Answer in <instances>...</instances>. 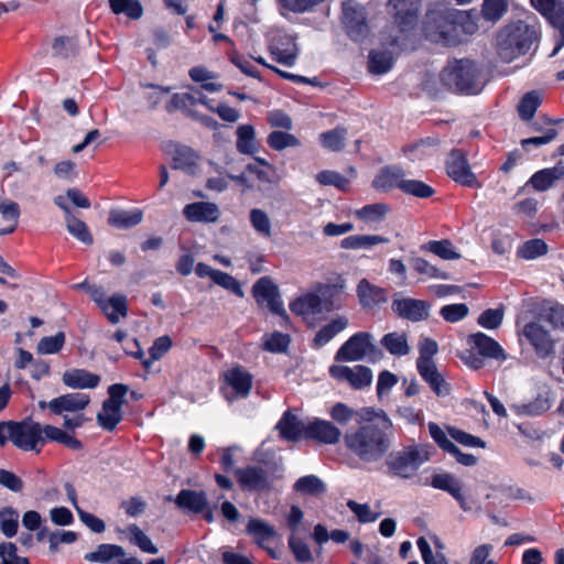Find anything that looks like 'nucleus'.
<instances>
[{
    "mask_svg": "<svg viewBox=\"0 0 564 564\" xmlns=\"http://www.w3.org/2000/svg\"><path fill=\"white\" fill-rule=\"evenodd\" d=\"M329 286H325L321 289L322 295H318L316 293L310 292L306 293L296 300H294L292 303H290V310L292 313L300 315L303 317L305 322L308 323V319L317 314L322 313L323 311L329 312L333 310V304L326 300L327 291H329Z\"/></svg>",
    "mask_w": 564,
    "mask_h": 564,
    "instance_id": "obj_11",
    "label": "nucleus"
},
{
    "mask_svg": "<svg viewBox=\"0 0 564 564\" xmlns=\"http://www.w3.org/2000/svg\"><path fill=\"white\" fill-rule=\"evenodd\" d=\"M296 492L318 497L326 490L325 484L314 475L301 477L293 486Z\"/></svg>",
    "mask_w": 564,
    "mask_h": 564,
    "instance_id": "obj_47",
    "label": "nucleus"
},
{
    "mask_svg": "<svg viewBox=\"0 0 564 564\" xmlns=\"http://www.w3.org/2000/svg\"><path fill=\"white\" fill-rule=\"evenodd\" d=\"M425 251L438 257L442 260H457L462 257L453 246L452 241L447 239L431 240L426 242Z\"/></svg>",
    "mask_w": 564,
    "mask_h": 564,
    "instance_id": "obj_44",
    "label": "nucleus"
},
{
    "mask_svg": "<svg viewBox=\"0 0 564 564\" xmlns=\"http://www.w3.org/2000/svg\"><path fill=\"white\" fill-rule=\"evenodd\" d=\"M10 441L20 449L40 453L45 444L42 425L31 420L13 423Z\"/></svg>",
    "mask_w": 564,
    "mask_h": 564,
    "instance_id": "obj_8",
    "label": "nucleus"
},
{
    "mask_svg": "<svg viewBox=\"0 0 564 564\" xmlns=\"http://www.w3.org/2000/svg\"><path fill=\"white\" fill-rule=\"evenodd\" d=\"M391 310L400 318L417 322L423 316V301L403 297L397 293L393 296Z\"/></svg>",
    "mask_w": 564,
    "mask_h": 564,
    "instance_id": "obj_26",
    "label": "nucleus"
},
{
    "mask_svg": "<svg viewBox=\"0 0 564 564\" xmlns=\"http://www.w3.org/2000/svg\"><path fill=\"white\" fill-rule=\"evenodd\" d=\"M539 25L525 21H516L505 25L497 34V53L499 57L510 63L525 55L532 45L539 41Z\"/></svg>",
    "mask_w": 564,
    "mask_h": 564,
    "instance_id": "obj_2",
    "label": "nucleus"
},
{
    "mask_svg": "<svg viewBox=\"0 0 564 564\" xmlns=\"http://www.w3.org/2000/svg\"><path fill=\"white\" fill-rule=\"evenodd\" d=\"M541 14L560 32V40L551 54V56H555L564 46V1L558 0Z\"/></svg>",
    "mask_w": 564,
    "mask_h": 564,
    "instance_id": "obj_33",
    "label": "nucleus"
},
{
    "mask_svg": "<svg viewBox=\"0 0 564 564\" xmlns=\"http://www.w3.org/2000/svg\"><path fill=\"white\" fill-rule=\"evenodd\" d=\"M457 10L444 9L430 11L425 14V39L446 46L458 44V32L462 31L456 23Z\"/></svg>",
    "mask_w": 564,
    "mask_h": 564,
    "instance_id": "obj_4",
    "label": "nucleus"
},
{
    "mask_svg": "<svg viewBox=\"0 0 564 564\" xmlns=\"http://www.w3.org/2000/svg\"><path fill=\"white\" fill-rule=\"evenodd\" d=\"M420 466V453L413 447L404 448L391 455L389 467L400 477H411Z\"/></svg>",
    "mask_w": 564,
    "mask_h": 564,
    "instance_id": "obj_20",
    "label": "nucleus"
},
{
    "mask_svg": "<svg viewBox=\"0 0 564 564\" xmlns=\"http://www.w3.org/2000/svg\"><path fill=\"white\" fill-rule=\"evenodd\" d=\"M547 252V245L544 240L535 238L524 242L518 250L520 258L531 260L541 257Z\"/></svg>",
    "mask_w": 564,
    "mask_h": 564,
    "instance_id": "obj_59",
    "label": "nucleus"
},
{
    "mask_svg": "<svg viewBox=\"0 0 564 564\" xmlns=\"http://www.w3.org/2000/svg\"><path fill=\"white\" fill-rule=\"evenodd\" d=\"M343 24L354 41H361L368 34L365 8L349 0L343 4Z\"/></svg>",
    "mask_w": 564,
    "mask_h": 564,
    "instance_id": "obj_12",
    "label": "nucleus"
},
{
    "mask_svg": "<svg viewBox=\"0 0 564 564\" xmlns=\"http://www.w3.org/2000/svg\"><path fill=\"white\" fill-rule=\"evenodd\" d=\"M308 421L303 422L296 415L286 411L276 424L280 436L290 442L306 440V430Z\"/></svg>",
    "mask_w": 564,
    "mask_h": 564,
    "instance_id": "obj_24",
    "label": "nucleus"
},
{
    "mask_svg": "<svg viewBox=\"0 0 564 564\" xmlns=\"http://www.w3.org/2000/svg\"><path fill=\"white\" fill-rule=\"evenodd\" d=\"M128 387L122 383H115L108 388V399L102 403L100 412L97 414L98 424L107 431H113L122 419L121 406L124 403V397Z\"/></svg>",
    "mask_w": 564,
    "mask_h": 564,
    "instance_id": "obj_7",
    "label": "nucleus"
},
{
    "mask_svg": "<svg viewBox=\"0 0 564 564\" xmlns=\"http://www.w3.org/2000/svg\"><path fill=\"white\" fill-rule=\"evenodd\" d=\"M508 11L507 0H484L481 4V15L486 21L497 22Z\"/></svg>",
    "mask_w": 564,
    "mask_h": 564,
    "instance_id": "obj_53",
    "label": "nucleus"
},
{
    "mask_svg": "<svg viewBox=\"0 0 564 564\" xmlns=\"http://www.w3.org/2000/svg\"><path fill=\"white\" fill-rule=\"evenodd\" d=\"M324 1L325 0H276L283 15L285 14L284 11L292 13L310 12Z\"/></svg>",
    "mask_w": 564,
    "mask_h": 564,
    "instance_id": "obj_54",
    "label": "nucleus"
},
{
    "mask_svg": "<svg viewBox=\"0 0 564 564\" xmlns=\"http://www.w3.org/2000/svg\"><path fill=\"white\" fill-rule=\"evenodd\" d=\"M347 130L343 127H337L333 130L319 134L322 145L330 151L338 152L344 149Z\"/></svg>",
    "mask_w": 564,
    "mask_h": 564,
    "instance_id": "obj_51",
    "label": "nucleus"
},
{
    "mask_svg": "<svg viewBox=\"0 0 564 564\" xmlns=\"http://www.w3.org/2000/svg\"><path fill=\"white\" fill-rule=\"evenodd\" d=\"M390 6L402 30L411 29L417 22L421 0H390Z\"/></svg>",
    "mask_w": 564,
    "mask_h": 564,
    "instance_id": "obj_22",
    "label": "nucleus"
},
{
    "mask_svg": "<svg viewBox=\"0 0 564 564\" xmlns=\"http://www.w3.org/2000/svg\"><path fill=\"white\" fill-rule=\"evenodd\" d=\"M343 436L341 431L330 421L313 419L308 421L306 440H313L322 444H337Z\"/></svg>",
    "mask_w": 564,
    "mask_h": 564,
    "instance_id": "obj_21",
    "label": "nucleus"
},
{
    "mask_svg": "<svg viewBox=\"0 0 564 564\" xmlns=\"http://www.w3.org/2000/svg\"><path fill=\"white\" fill-rule=\"evenodd\" d=\"M269 52L278 63L285 66H293L297 58L299 48L292 35L278 32L270 41Z\"/></svg>",
    "mask_w": 564,
    "mask_h": 564,
    "instance_id": "obj_16",
    "label": "nucleus"
},
{
    "mask_svg": "<svg viewBox=\"0 0 564 564\" xmlns=\"http://www.w3.org/2000/svg\"><path fill=\"white\" fill-rule=\"evenodd\" d=\"M347 326L348 318L346 316H337L316 333L313 340L314 346L317 348L323 347Z\"/></svg>",
    "mask_w": 564,
    "mask_h": 564,
    "instance_id": "obj_35",
    "label": "nucleus"
},
{
    "mask_svg": "<svg viewBox=\"0 0 564 564\" xmlns=\"http://www.w3.org/2000/svg\"><path fill=\"white\" fill-rule=\"evenodd\" d=\"M197 159L198 155L192 149L187 147L176 148L173 154L172 167L192 173L196 166Z\"/></svg>",
    "mask_w": 564,
    "mask_h": 564,
    "instance_id": "obj_46",
    "label": "nucleus"
},
{
    "mask_svg": "<svg viewBox=\"0 0 564 564\" xmlns=\"http://www.w3.org/2000/svg\"><path fill=\"white\" fill-rule=\"evenodd\" d=\"M133 344L138 347L137 351L126 349L128 355L133 356L137 359L142 360V365L145 369H149L153 361L161 359L172 347V340L169 336H161L156 338L153 345L149 349V358L143 359L144 352L138 346V341L133 340Z\"/></svg>",
    "mask_w": 564,
    "mask_h": 564,
    "instance_id": "obj_29",
    "label": "nucleus"
},
{
    "mask_svg": "<svg viewBox=\"0 0 564 564\" xmlns=\"http://www.w3.org/2000/svg\"><path fill=\"white\" fill-rule=\"evenodd\" d=\"M329 375L339 382H347L356 390L367 388L372 382V371L361 365L354 367L333 365L329 368Z\"/></svg>",
    "mask_w": 564,
    "mask_h": 564,
    "instance_id": "obj_15",
    "label": "nucleus"
},
{
    "mask_svg": "<svg viewBox=\"0 0 564 564\" xmlns=\"http://www.w3.org/2000/svg\"><path fill=\"white\" fill-rule=\"evenodd\" d=\"M42 431L43 436L45 437V442H57L75 451L82 449L83 447V444L79 440L59 427L47 424L42 426Z\"/></svg>",
    "mask_w": 564,
    "mask_h": 564,
    "instance_id": "obj_39",
    "label": "nucleus"
},
{
    "mask_svg": "<svg viewBox=\"0 0 564 564\" xmlns=\"http://www.w3.org/2000/svg\"><path fill=\"white\" fill-rule=\"evenodd\" d=\"M357 296L359 303L365 308H372L388 301L386 289L370 283L367 279H361L357 285Z\"/></svg>",
    "mask_w": 564,
    "mask_h": 564,
    "instance_id": "obj_27",
    "label": "nucleus"
},
{
    "mask_svg": "<svg viewBox=\"0 0 564 564\" xmlns=\"http://www.w3.org/2000/svg\"><path fill=\"white\" fill-rule=\"evenodd\" d=\"M183 214L187 220L193 223H215L220 216L218 206L210 202L187 204L183 208Z\"/></svg>",
    "mask_w": 564,
    "mask_h": 564,
    "instance_id": "obj_25",
    "label": "nucleus"
},
{
    "mask_svg": "<svg viewBox=\"0 0 564 564\" xmlns=\"http://www.w3.org/2000/svg\"><path fill=\"white\" fill-rule=\"evenodd\" d=\"M221 391L229 402L247 398L252 388V376L241 366L232 367L223 373Z\"/></svg>",
    "mask_w": 564,
    "mask_h": 564,
    "instance_id": "obj_10",
    "label": "nucleus"
},
{
    "mask_svg": "<svg viewBox=\"0 0 564 564\" xmlns=\"http://www.w3.org/2000/svg\"><path fill=\"white\" fill-rule=\"evenodd\" d=\"M197 102L205 105L210 111L216 112L224 121L236 122L240 118L239 111L226 104H220L216 108L208 105L206 97L199 90H192L185 94H175L172 96L167 110H191Z\"/></svg>",
    "mask_w": 564,
    "mask_h": 564,
    "instance_id": "obj_6",
    "label": "nucleus"
},
{
    "mask_svg": "<svg viewBox=\"0 0 564 564\" xmlns=\"http://www.w3.org/2000/svg\"><path fill=\"white\" fill-rule=\"evenodd\" d=\"M557 172L555 166L540 170L530 177L528 184L538 192H545L550 189L556 181L561 180Z\"/></svg>",
    "mask_w": 564,
    "mask_h": 564,
    "instance_id": "obj_43",
    "label": "nucleus"
},
{
    "mask_svg": "<svg viewBox=\"0 0 564 564\" xmlns=\"http://www.w3.org/2000/svg\"><path fill=\"white\" fill-rule=\"evenodd\" d=\"M21 215L18 203L0 196V216L6 227L0 228V236L12 234L18 225Z\"/></svg>",
    "mask_w": 564,
    "mask_h": 564,
    "instance_id": "obj_32",
    "label": "nucleus"
},
{
    "mask_svg": "<svg viewBox=\"0 0 564 564\" xmlns=\"http://www.w3.org/2000/svg\"><path fill=\"white\" fill-rule=\"evenodd\" d=\"M523 336L533 347L535 355L545 359L554 352V340L546 329H544L539 323L530 322L523 326Z\"/></svg>",
    "mask_w": 564,
    "mask_h": 564,
    "instance_id": "obj_17",
    "label": "nucleus"
},
{
    "mask_svg": "<svg viewBox=\"0 0 564 564\" xmlns=\"http://www.w3.org/2000/svg\"><path fill=\"white\" fill-rule=\"evenodd\" d=\"M503 319L502 308H488L485 310L478 317L479 326L486 329H497Z\"/></svg>",
    "mask_w": 564,
    "mask_h": 564,
    "instance_id": "obj_63",
    "label": "nucleus"
},
{
    "mask_svg": "<svg viewBox=\"0 0 564 564\" xmlns=\"http://www.w3.org/2000/svg\"><path fill=\"white\" fill-rule=\"evenodd\" d=\"M124 532L130 543L138 546L142 552L148 554L159 552L151 539L137 524H130Z\"/></svg>",
    "mask_w": 564,
    "mask_h": 564,
    "instance_id": "obj_45",
    "label": "nucleus"
},
{
    "mask_svg": "<svg viewBox=\"0 0 564 564\" xmlns=\"http://www.w3.org/2000/svg\"><path fill=\"white\" fill-rule=\"evenodd\" d=\"M392 54L388 51H372L369 54V72L372 74H384L392 67Z\"/></svg>",
    "mask_w": 564,
    "mask_h": 564,
    "instance_id": "obj_52",
    "label": "nucleus"
},
{
    "mask_svg": "<svg viewBox=\"0 0 564 564\" xmlns=\"http://www.w3.org/2000/svg\"><path fill=\"white\" fill-rule=\"evenodd\" d=\"M431 486L448 492L455 498L463 509H466L465 498L462 494V485L459 480L448 473H438L432 476Z\"/></svg>",
    "mask_w": 564,
    "mask_h": 564,
    "instance_id": "obj_30",
    "label": "nucleus"
},
{
    "mask_svg": "<svg viewBox=\"0 0 564 564\" xmlns=\"http://www.w3.org/2000/svg\"><path fill=\"white\" fill-rule=\"evenodd\" d=\"M65 344V334L58 332L54 336L43 337L37 344V351L43 355L58 352Z\"/></svg>",
    "mask_w": 564,
    "mask_h": 564,
    "instance_id": "obj_61",
    "label": "nucleus"
},
{
    "mask_svg": "<svg viewBox=\"0 0 564 564\" xmlns=\"http://www.w3.org/2000/svg\"><path fill=\"white\" fill-rule=\"evenodd\" d=\"M63 383L72 389H94L100 382V377L86 369H69L63 373Z\"/></svg>",
    "mask_w": 564,
    "mask_h": 564,
    "instance_id": "obj_28",
    "label": "nucleus"
},
{
    "mask_svg": "<svg viewBox=\"0 0 564 564\" xmlns=\"http://www.w3.org/2000/svg\"><path fill=\"white\" fill-rule=\"evenodd\" d=\"M357 427L343 435L348 455L364 464L383 459L391 447L392 421L383 410L365 408L359 413Z\"/></svg>",
    "mask_w": 564,
    "mask_h": 564,
    "instance_id": "obj_1",
    "label": "nucleus"
},
{
    "mask_svg": "<svg viewBox=\"0 0 564 564\" xmlns=\"http://www.w3.org/2000/svg\"><path fill=\"white\" fill-rule=\"evenodd\" d=\"M540 104H541V97L538 91L527 93L522 97V99L518 106V112H519L520 118L524 121L531 120L534 117L535 111L539 108Z\"/></svg>",
    "mask_w": 564,
    "mask_h": 564,
    "instance_id": "obj_55",
    "label": "nucleus"
},
{
    "mask_svg": "<svg viewBox=\"0 0 564 564\" xmlns=\"http://www.w3.org/2000/svg\"><path fill=\"white\" fill-rule=\"evenodd\" d=\"M19 528V512L12 508H6L0 511V530L2 533L12 538L17 534Z\"/></svg>",
    "mask_w": 564,
    "mask_h": 564,
    "instance_id": "obj_58",
    "label": "nucleus"
},
{
    "mask_svg": "<svg viewBox=\"0 0 564 564\" xmlns=\"http://www.w3.org/2000/svg\"><path fill=\"white\" fill-rule=\"evenodd\" d=\"M176 506L194 513L203 512L207 507V498L204 491L183 489L174 499Z\"/></svg>",
    "mask_w": 564,
    "mask_h": 564,
    "instance_id": "obj_31",
    "label": "nucleus"
},
{
    "mask_svg": "<svg viewBox=\"0 0 564 564\" xmlns=\"http://www.w3.org/2000/svg\"><path fill=\"white\" fill-rule=\"evenodd\" d=\"M126 555L124 550L115 544H101L98 549L88 554L87 558L95 562H109L116 561L118 557Z\"/></svg>",
    "mask_w": 564,
    "mask_h": 564,
    "instance_id": "obj_56",
    "label": "nucleus"
},
{
    "mask_svg": "<svg viewBox=\"0 0 564 564\" xmlns=\"http://www.w3.org/2000/svg\"><path fill=\"white\" fill-rule=\"evenodd\" d=\"M142 220V212L133 210V212H123V210H112L109 214L108 223L110 226L126 229L131 228L140 224Z\"/></svg>",
    "mask_w": 564,
    "mask_h": 564,
    "instance_id": "obj_42",
    "label": "nucleus"
},
{
    "mask_svg": "<svg viewBox=\"0 0 564 564\" xmlns=\"http://www.w3.org/2000/svg\"><path fill=\"white\" fill-rule=\"evenodd\" d=\"M441 82L457 93L477 95L485 86L481 68L470 58L449 61L440 73Z\"/></svg>",
    "mask_w": 564,
    "mask_h": 564,
    "instance_id": "obj_3",
    "label": "nucleus"
},
{
    "mask_svg": "<svg viewBox=\"0 0 564 564\" xmlns=\"http://www.w3.org/2000/svg\"><path fill=\"white\" fill-rule=\"evenodd\" d=\"M380 344L393 356H404L410 351L405 333H388L381 338Z\"/></svg>",
    "mask_w": 564,
    "mask_h": 564,
    "instance_id": "obj_40",
    "label": "nucleus"
},
{
    "mask_svg": "<svg viewBox=\"0 0 564 564\" xmlns=\"http://www.w3.org/2000/svg\"><path fill=\"white\" fill-rule=\"evenodd\" d=\"M67 230L70 235L77 238L85 245L93 243V236L88 230L87 225L80 219L76 218L74 215H68L66 218Z\"/></svg>",
    "mask_w": 564,
    "mask_h": 564,
    "instance_id": "obj_57",
    "label": "nucleus"
},
{
    "mask_svg": "<svg viewBox=\"0 0 564 564\" xmlns=\"http://www.w3.org/2000/svg\"><path fill=\"white\" fill-rule=\"evenodd\" d=\"M109 7L115 14H124L132 20L140 19L143 13L138 0H109Z\"/></svg>",
    "mask_w": 564,
    "mask_h": 564,
    "instance_id": "obj_49",
    "label": "nucleus"
},
{
    "mask_svg": "<svg viewBox=\"0 0 564 564\" xmlns=\"http://www.w3.org/2000/svg\"><path fill=\"white\" fill-rule=\"evenodd\" d=\"M551 408L550 401L547 398L542 395H538L534 400L528 403H519L512 404L511 409L518 415H529L535 416L546 412Z\"/></svg>",
    "mask_w": 564,
    "mask_h": 564,
    "instance_id": "obj_48",
    "label": "nucleus"
},
{
    "mask_svg": "<svg viewBox=\"0 0 564 564\" xmlns=\"http://www.w3.org/2000/svg\"><path fill=\"white\" fill-rule=\"evenodd\" d=\"M250 223L252 228L263 237L271 236V223L265 212L253 208L250 210Z\"/></svg>",
    "mask_w": 564,
    "mask_h": 564,
    "instance_id": "obj_60",
    "label": "nucleus"
},
{
    "mask_svg": "<svg viewBox=\"0 0 564 564\" xmlns=\"http://www.w3.org/2000/svg\"><path fill=\"white\" fill-rule=\"evenodd\" d=\"M404 173L398 167H384L372 181V185L378 191L388 192L393 188H399Z\"/></svg>",
    "mask_w": 564,
    "mask_h": 564,
    "instance_id": "obj_38",
    "label": "nucleus"
},
{
    "mask_svg": "<svg viewBox=\"0 0 564 564\" xmlns=\"http://www.w3.org/2000/svg\"><path fill=\"white\" fill-rule=\"evenodd\" d=\"M267 143L274 151H282L286 148L301 145V141L294 134L280 130H274L269 133Z\"/></svg>",
    "mask_w": 564,
    "mask_h": 564,
    "instance_id": "obj_50",
    "label": "nucleus"
},
{
    "mask_svg": "<svg viewBox=\"0 0 564 564\" xmlns=\"http://www.w3.org/2000/svg\"><path fill=\"white\" fill-rule=\"evenodd\" d=\"M90 403V397L83 392H70L56 397L50 401V411L55 415H63V426L67 430L80 427L86 421L82 413Z\"/></svg>",
    "mask_w": 564,
    "mask_h": 564,
    "instance_id": "obj_5",
    "label": "nucleus"
},
{
    "mask_svg": "<svg viewBox=\"0 0 564 564\" xmlns=\"http://www.w3.org/2000/svg\"><path fill=\"white\" fill-rule=\"evenodd\" d=\"M387 213L383 204H370L355 212L356 216L366 223L380 221Z\"/></svg>",
    "mask_w": 564,
    "mask_h": 564,
    "instance_id": "obj_62",
    "label": "nucleus"
},
{
    "mask_svg": "<svg viewBox=\"0 0 564 564\" xmlns=\"http://www.w3.org/2000/svg\"><path fill=\"white\" fill-rule=\"evenodd\" d=\"M388 241V238L379 235H352L344 238L340 241V247L348 250H368L377 245L387 243Z\"/></svg>",
    "mask_w": 564,
    "mask_h": 564,
    "instance_id": "obj_36",
    "label": "nucleus"
},
{
    "mask_svg": "<svg viewBox=\"0 0 564 564\" xmlns=\"http://www.w3.org/2000/svg\"><path fill=\"white\" fill-rule=\"evenodd\" d=\"M377 347L373 344V336L368 332L354 334L335 355L336 361H359L373 355Z\"/></svg>",
    "mask_w": 564,
    "mask_h": 564,
    "instance_id": "obj_9",
    "label": "nucleus"
},
{
    "mask_svg": "<svg viewBox=\"0 0 564 564\" xmlns=\"http://www.w3.org/2000/svg\"><path fill=\"white\" fill-rule=\"evenodd\" d=\"M246 530L253 538L254 542L264 549H267L265 544L275 536L273 527L257 518L249 520Z\"/></svg>",
    "mask_w": 564,
    "mask_h": 564,
    "instance_id": "obj_37",
    "label": "nucleus"
},
{
    "mask_svg": "<svg viewBox=\"0 0 564 564\" xmlns=\"http://www.w3.org/2000/svg\"><path fill=\"white\" fill-rule=\"evenodd\" d=\"M99 308L111 324H117L128 314L127 297L122 294H115L108 297Z\"/></svg>",
    "mask_w": 564,
    "mask_h": 564,
    "instance_id": "obj_34",
    "label": "nucleus"
},
{
    "mask_svg": "<svg viewBox=\"0 0 564 564\" xmlns=\"http://www.w3.org/2000/svg\"><path fill=\"white\" fill-rule=\"evenodd\" d=\"M0 564H30L24 556L17 554V546L11 542L0 543Z\"/></svg>",
    "mask_w": 564,
    "mask_h": 564,
    "instance_id": "obj_64",
    "label": "nucleus"
},
{
    "mask_svg": "<svg viewBox=\"0 0 564 564\" xmlns=\"http://www.w3.org/2000/svg\"><path fill=\"white\" fill-rule=\"evenodd\" d=\"M448 176L456 183L477 188L480 187L476 175L471 172L467 158L460 150H453L446 161Z\"/></svg>",
    "mask_w": 564,
    "mask_h": 564,
    "instance_id": "obj_14",
    "label": "nucleus"
},
{
    "mask_svg": "<svg viewBox=\"0 0 564 564\" xmlns=\"http://www.w3.org/2000/svg\"><path fill=\"white\" fill-rule=\"evenodd\" d=\"M235 478L245 491H262L270 488L267 471L262 467L247 466L234 471Z\"/></svg>",
    "mask_w": 564,
    "mask_h": 564,
    "instance_id": "obj_18",
    "label": "nucleus"
},
{
    "mask_svg": "<svg viewBox=\"0 0 564 564\" xmlns=\"http://www.w3.org/2000/svg\"><path fill=\"white\" fill-rule=\"evenodd\" d=\"M252 294L258 304L267 305L272 313L281 315L284 319L289 318L279 289L269 276H262L254 283Z\"/></svg>",
    "mask_w": 564,
    "mask_h": 564,
    "instance_id": "obj_13",
    "label": "nucleus"
},
{
    "mask_svg": "<svg viewBox=\"0 0 564 564\" xmlns=\"http://www.w3.org/2000/svg\"><path fill=\"white\" fill-rule=\"evenodd\" d=\"M470 347L485 358L506 361L510 356L505 351L502 346L492 337L484 333H475L467 339Z\"/></svg>",
    "mask_w": 564,
    "mask_h": 564,
    "instance_id": "obj_19",
    "label": "nucleus"
},
{
    "mask_svg": "<svg viewBox=\"0 0 564 564\" xmlns=\"http://www.w3.org/2000/svg\"><path fill=\"white\" fill-rule=\"evenodd\" d=\"M237 150L242 154H253L257 151L256 132L251 124H241L237 128Z\"/></svg>",
    "mask_w": 564,
    "mask_h": 564,
    "instance_id": "obj_41",
    "label": "nucleus"
},
{
    "mask_svg": "<svg viewBox=\"0 0 564 564\" xmlns=\"http://www.w3.org/2000/svg\"><path fill=\"white\" fill-rule=\"evenodd\" d=\"M425 384L438 398H445L452 391V384L446 372L427 358H425Z\"/></svg>",
    "mask_w": 564,
    "mask_h": 564,
    "instance_id": "obj_23",
    "label": "nucleus"
}]
</instances>
